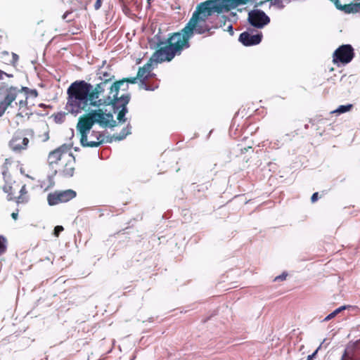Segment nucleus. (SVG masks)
Returning <instances> with one entry per match:
<instances>
[{"instance_id":"45","label":"nucleus","mask_w":360,"mask_h":360,"mask_svg":"<svg viewBox=\"0 0 360 360\" xmlns=\"http://www.w3.org/2000/svg\"><path fill=\"white\" fill-rule=\"evenodd\" d=\"M250 1V0H248V2Z\"/></svg>"},{"instance_id":"26","label":"nucleus","mask_w":360,"mask_h":360,"mask_svg":"<svg viewBox=\"0 0 360 360\" xmlns=\"http://www.w3.org/2000/svg\"><path fill=\"white\" fill-rule=\"evenodd\" d=\"M11 57L12 58L9 60L8 64L13 66H15L19 60V56L16 53H12Z\"/></svg>"},{"instance_id":"8","label":"nucleus","mask_w":360,"mask_h":360,"mask_svg":"<svg viewBox=\"0 0 360 360\" xmlns=\"http://www.w3.org/2000/svg\"><path fill=\"white\" fill-rule=\"evenodd\" d=\"M206 2L215 13L219 14L229 11L239 5H245L248 3V0H207Z\"/></svg>"},{"instance_id":"6","label":"nucleus","mask_w":360,"mask_h":360,"mask_svg":"<svg viewBox=\"0 0 360 360\" xmlns=\"http://www.w3.org/2000/svg\"><path fill=\"white\" fill-rule=\"evenodd\" d=\"M4 190L7 193L8 200H14L18 204L27 203L30 200L26 185L21 181H14L5 186Z\"/></svg>"},{"instance_id":"13","label":"nucleus","mask_w":360,"mask_h":360,"mask_svg":"<svg viewBox=\"0 0 360 360\" xmlns=\"http://www.w3.org/2000/svg\"><path fill=\"white\" fill-rule=\"evenodd\" d=\"M108 84L105 82H101L96 84V86L91 88V96L93 97L96 104H98V107L102 104H106V101L108 99L110 96H112L114 93L109 94L107 96L103 95L105 90L107 87Z\"/></svg>"},{"instance_id":"14","label":"nucleus","mask_w":360,"mask_h":360,"mask_svg":"<svg viewBox=\"0 0 360 360\" xmlns=\"http://www.w3.org/2000/svg\"><path fill=\"white\" fill-rule=\"evenodd\" d=\"M248 21L255 27L262 28L270 22V18L260 10H253L248 13Z\"/></svg>"},{"instance_id":"34","label":"nucleus","mask_w":360,"mask_h":360,"mask_svg":"<svg viewBox=\"0 0 360 360\" xmlns=\"http://www.w3.org/2000/svg\"><path fill=\"white\" fill-rule=\"evenodd\" d=\"M335 314H333V312L330 313V314H328L325 319H324V321H328L332 319H333L335 317Z\"/></svg>"},{"instance_id":"3","label":"nucleus","mask_w":360,"mask_h":360,"mask_svg":"<svg viewBox=\"0 0 360 360\" xmlns=\"http://www.w3.org/2000/svg\"><path fill=\"white\" fill-rule=\"evenodd\" d=\"M192 37L184 27L181 32H174L169 35L166 41H159V47L151 57L156 63L171 61L176 55H180L184 49L190 46L189 39Z\"/></svg>"},{"instance_id":"27","label":"nucleus","mask_w":360,"mask_h":360,"mask_svg":"<svg viewBox=\"0 0 360 360\" xmlns=\"http://www.w3.org/2000/svg\"><path fill=\"white\" fill-rule=\"evenodd\" d=\"M64 230L62 226H56L54 228L53 234L56 237H58L60 233Z\"/></svg>"},{"instance_id":"30","label":"nucleus","mask_w":360,"mask_h":360,"mask_svg":"<svg viewBox=\"0 0 360 360\" xmlns=\"http://www.w3.org/2000/svg\"><path fill=\"white\" fill-rule=\"evenodd\" d=\"M348 307L347 306H342L338 309H336L333 312V314H335V316H336L337 314H338L339 313H340L342 311L346 309Z\"/></svg>"},{"instance_id":"42","label":"nucleus","mask_w":360,"mask_h":360,"mask_svg":"<svg viewBox=\"0 0 360 360\" xmlns=\"http://www.w3.org/2000/svg\"><path fill=\"white\" fill-rule=\"evenodd\" d=\"M248 149L247 148H244L243 149H242V152H244V151L246 152V151H248Z\"/></svg>"},{"instance_id":"40","label":"nucleus","mask_w":360,"mask_h":360,"mask_svg":"<svg viewBox=\"0 0 360 360\" xmlns=\"http://www.w3.org/2000/svg\"><path fill=\"white\" fill-rule=\"evenodd\" d=\"M11 216H12V217H13L14 219H17V217H18V213H15V212H13V213H12Z\"/></svg>"},{"instance_id":"38","label":"nucleus","mask_w":360,"mask_h":360,"mask_svg":"<svg viewBox=\"0 0 360 360\" xmlns=\"http://www.w3.org/2000/svg\"><path fill=\"white\" fill-rule=\"evenodd\" d=\"M125 1L126 0H119V2L122 6L123 10H124V8H127V6L125 5Z\"/></svg>"},{"instance_id":"31","label":"nucleus","mask_w":360,"mask_h":360,"mask_svg":"<svg viewBox=\"0 0 360 360\" xmlns=\"http://www.w3.org/2000/svg\"><path fill=\"white\" fill-rule=\"evenodd\" d=\"M102 1H103V0H96V1L95 4H94V6L95 10L100 9V8L102 6Z\"/></svg>"},{"instance_id":"22","label":"nucleus","mask_w":360,"mask_h":360,"mask_svg":"<svg viewBox=\"0 0 360 360\" xmlns=\"http://www.w3.org/2000/svg\"><path fill=\"white\" fill-rule=\"evenodd\" d=\"M130 129H131V127H129V125H127V127L124 128L122 130L121 133L118 136L113 135L114 138L116 140H119V141L124 139L128 134H131Z\"/></svg>"},{"instance_id":"44","label":"nucleus","mask_w":360,"mask_h":360,"mask_svg":"<svg viewBox=\"0 0 360 360\" xmlns=\"http://www.w3.org/2000/svg\"><path fill=\"white\" fill-rule=\"evenodd\" d=\"M4 54L8 55V52H4Z\"/></svg>"},{"instance_id":"11","label":"nucleus","mask_w":360,"mask_h":360,"mask_svg":"<svg viewBox=\"0 0 360 360\" xmlns=\"http://www.w3.org/2000/svg\"><path fill=\"white\" fill-rule=\"evenodd\" d=\"M76 192L72 189L65 191H56L50 193L47 196L49 205H56L60 203H65L76 197Z\"/></svg>"},{"instance_id":"10","label":"nucleus","mask_w":360,"mask_h":360,"mask_svg":"<svg viewBox=\"0 0 360 360\" xmlns=\"http://www.w3.org/2000/svg\"><path fill=\"white\" fill-rule=\"evenodd\" d=\"M20 90L17 87L11 86L0 94V117H1L7 108L11 106L12 103L18 98Z\"/></svg>"},{"instance_id":"39","label":"nucleus","mask_w":360,"mask_h":360,"mask_svg":"<svg viewBox=\"0 0 360 360\" xmlns=\"http://www.w3.org/2000/svg\"><path fill=\"white\" fill-rule=\"evenodd\" d=\"M122 87H124V88L122 89V90H124V91H125V90H127V89H128V84H127V83H125L124 85H122Z\"/></svg>"},{"instance_id":"43","label":"nucleus","mask_w":360,"mask_h":360,"mask_svg":"<svg viewBox=\"0 0 360 360\" xmlns=\"http://www.w3.org/2000/svg\"><path fill=\"white\" fill-rule=\"evenodd\" d=\"M39 106H40V107H43V106H44V103H40V104L39 105Z\"/></svg>"},{"instance_id":"16","label":"nucleus","mask_w":360,"mask_h":360,"mask_svg":"<svg viewBox=\"0 0 360 360\" xmlns=\"http://www.w3.org/2000/svg\"><path fill=\"white\" fill-rule=\"evenodd\" d=\"M130 99L129 94L122 95L120 97L117 96V99L115 100L113 103H106V105H112L115 108H122L117 115V120L120 122H125L124 116L127 112V105Z\"/></svg>"},{"instance_id":"7","label":"nucleus","mask_w":360,"mask_h":360,"mask_svg":"<svg viewBox=\"0 0 360 360\" xmlns=\"http://www.w3.org/2000/svg\"><path fill=\"white\" fill-rule=\"evenodd\" d=\"M155 62L151 58L142 67L139 68L137 76L139 83V88L146 91H154L158 88V84L153 82L150 84L148 79L153 76L152 71V62Z\"/></svg>"},{"instance_id":"41","label":"nucleus","mask_w":360,"mask_h":360,"mask_svg":"<svg viewBox=\"0 0 360 360\" xmlns=\"http://www.w3.org/2000/svg\"><path fill=\"white\" fill-rule=\"evenodd\" d=\"M69 13H70V12H66V13L63 15V19H65V18H66V17H67V15H68Z\"/></svg>"},{"instance_id":"1","label":"nucleus","mask_w":360,"mask_h":360,"mask_svg":"<svg viewBox=\"0 0 360 360\" xmlns=\"http://www.w3.org/2000/svg\"><path fill=\"white\" fill-rule=\"evenodd\" d=\"M95 124L102 127L115 126V121L110 113H105L101 109L91 110L79 117L76 129L79 135L80 144L84 148H97L110 142L102 131L92 130Z\"/></svg>"},{"instance_id":"37","label":"nucleus","mask_w":360,"mask_h":360,"mask_svg":"<svg viewBox=\"0 0 360 360\" xmlns=\"http://www.w3.org/2000/svg\"><path fill=\"white\" fill-rule=\"evenodd\" d=\"M227 30L230 32L231 35L233 34V30L232 25H229L227 27Z\"/></svg>"},{"instance_id":"4","label":"nucleus","mask_w":360,"mask_h":360,"mask_svg":"<svg viewBox=\"0 0 360 360\" xmlns=\"http://www.w3.org/2000/svg\"><path fill=\"white\" fill-rule=\"evenodd\" d=\"M214 13H215L214 11L206 1L199 4L184 27L186 32L191 37L194 33L212 34L210 30L217 28V25H214L212 20V16Z\"/></svg>"},{"instance_id":"32","label":"nucleus","mask_w":360,"mask_h":360,"mask_svg":"<svg viewBox=\"0 0 360 360\" xmlns=\"http://www.w3.org/2000/svg\"><path fill=\"white\" fill-rule=\"evenodd\" d=\"M319 199V193L316 192L314 193L311 198V201L312 203H314L315 202H316Z\"/></svg>"},{"instance_id":"12","label":"nucleus","mask_w":360,"mask_h":360,"mask_svg":"<svg viewBox=\"0 0 360 360\" xmlns=\"http://www.w3.org/2000/svg\"><path fill=\"white\" fill-rule=\"evenodd\" d=\"M29 143V138L25 131H16L10 140L8 146L13 151L21 153L27 149Z\"/></svg>"},{"instance_id":"2","label":"nucleus","mask_w":360,"mask_h":360,"mask_svg":"<svg viewBox=\"0 0 360 360\" xmlns=\"http://www.w3.org/2000/svg\"><path fill=\"white\" fill-rule=\"evenodd\" d=\"M92 85L84 80H76L67 89L65 108L72 114L86 111L91 107H98L91 96Z\"/></svg>"},{"instance_id":"5","label":"nucleus","mask_w":360,"mask_h":360,"mask_svg":"<svg viewBox=\"0 0 360 360\" xmlns=\"http://www.w3.org/2000/svg\"><path fill=\"white\" fill-rule=\"evenodd\" d=\"M49 165L64 177H72L75 169V158L70 147L63 144L51 151L48 155Z\"/></svg>"},{"instance_id":"24","label":"nucleus","mask_w":360,"mask_h":360,"mask_svg":"<svg viewBox=\"0 0 360 360\" xmlns=\"http://www.w3.org/2000/svg\"><path fill=\"white\" fill-rule=\"evenodd\" d=\"M18 105H19V111L18 115H22V112H24V110L25 109H27V96H25V98L20 99L18 101Z\"/></svg>"},{"instance_id":"28","label":"nucleus","mask_w":360,"mask_h":360,"mask_svg":"<svg viewBox=\"0 0 360 360\" xmlns=\"http://www.w3.org/2000/svg\"><path fill=\"white\" fill-rule=\"evenodd\" d=\"M4 76L10 78V77H13V75L12 74H8L3 70H1L0 69V80H2L4 77Z\"/></svg>"},{"instance_id":"21","label":"nucleus","mask_w":360,"mask_h":360,"mask_svg":"<svg viewBox=\"0 0 360 360\" xmlns=\"http://www.w3.org/2000/svg\"><path fill=\"white\" fill-rule=\"evenodd\" d=\"M20 90V93L22 91H24L25 93V94H26L25 96H27V98L29 97L37 98L38 96V92L36 89H30L27 87H22Z\"/></svg>"},{"instance_id":"23","label":"nucleus","mask_w":360,"mask_h":360,"mask_svg":"<svg viewBox=\"0 0 360 360\" xmlns=\"http://www.w3.org/2000/svg\"><path fill=\"white\" fill-rule=\"evenodd\" d=\"M7 250V239L2 235H0V256L6 252Z\"/></svg>"},{"instance_id":"20","label":"nucleus","mask_w":360,"mask_h":360,"mask_svg":"<svg viewBox=\"0 0 360 360\" xmlns=\"http://www.w3.org/2000/svg\"><path fill=\"white\" fill-rule=\"evenodd\" d=\"M98 75L99 79L108 84L114 79V75H112L110 72L107 70H100L98 72Z\"/></svg>"},{"instance_id":"9","label":"nucleus","mask_w":360,"mask_h":360,"mask_svg":"<svg viewBox=\"0 0 360 360\" xmlns=\"http://www.w3.org/2000/svg\"><path fill=\"white\" fill-rule=\"evenodd\" d=\"M354 57V49L350 44H344L339 46L333 54V63H341L347 64Z\"/></svg>"},{"instance_id":"15","label":"nucleus","mask_w":360,"mask_h":360,"mask_svg":"<svg viewBox=\"0 0 360 360\" xmlns=\"http://www.w3.org/2000/svg\"><path fill=\"white\" fill-rule=\"evenodd\" d=\"M138 79L139 78L138 76L136 75L134 77L123 78L119 81L115 82L108 87L109 89H110V94H114L112 96H110L108 99L105 102L113 103L115 100L117 99L118 93L122 85H124L125 83L136 84L137 83Z\"/></svg>"},{"instance_id":"36","label":"nucleus","mask_w":360,"mask_h":360,"mask_svg":"<svg viewBox=\"0 0 360 360\" xmlns=\"http://www.w3.org/2000/svg\"><path fill=\"white\" fill-rule=\"evenodd\" d=\"M316 353H317V350H316L312 354L309 355L307 356V360H313V359L316 356Z\"/></svg>"},{"instance_id":"35","label":"nucleus","mask_w":360,"mask_h":360,"mask_svg":"<svg viewBox=\"0 0 360 360\" xmlns=\"http://www.w3.org/2000/svg\"><path fill=\"white\" fill-rule=\"evenodd\" d=\"M79 28L77 27L76 29L71 30L70 29L68 30L69 32H70L71 34H77L79 32Z\"/></svg>"},{"instance_id":"33","label":"nucleus","mask_w":360,"mask_h":360,"mask_svg":"<svg viewBox=\"0 0 360 360\" xmlns=\"http://www.w3.org/2000/svg\"><path fill=\"white\" fill-rule=\"evenodd\" d=\"M352 77V76H347L345 75H344L343 76H342L341 79H340V82H347L348 79H349L350 78Z\"/></svg>"},{"instance_id":"29","label":"nucleus","mask_w":360,"mask_h":360,"mask_svg":"<svg viewBox=\"0 0 360 360\" xmlns=\"http://www.w3.org/2000/svg\"><path fill=\"white\" fill-rule=\"evenodd\" d=\"M286 277H287V274H285V273H283L281 275H279L278 276H276L275 278H274V281H284L286 279Z\"/></svg>"},{"instance_id":"25","label":"nucleus","mask_w":360,"mask_h":360,"mask_svg":"<svg viewBox=\"0 0 360 360\" xmlns=\"http://www.w3.org/2000/svg\"><path fill=\"white\" fill-rule=\"evenodd\" d=\"M353 108L352 104H347L345 105H340L334 112H338L339 114L345 113L346 112H348L351 110V109Z\"/></svg>"},{"instance_id":"17","label":"nucleus","mask_w":360,"mask_h":360,"mask_svg":"<svg viewBox=\"0 0 360 360\" xmlns=\"http://www.w3.org/2000/svg\"><path fill=\"white\" fill-rule=\"evenodd\" d=\"M262 39V34H252L248 32H244L239 36V41L245 46H250L259 44Z\"/></svg>"},{"instance_id":"18","label":"nucleus","mask_w":360,"mask_h":360,"mask_svg":"<svg viewBox=\"0 0 360 360\" xmlns=\"http://www.w3.org/2000/svg\"><path fill=\"white\" fill-rule=\"evenodd\" d=\"M336 8L343 11L345 13H360V0H353V2L342 5L340 2L336 0Z\"/></svg>"},{"instance_id":"19","label":"nucleus","mask_w":360,"mask_h":360,"mask_svg":"<svg viewBox=\"0 0 360 360\" xmlns=\"http://www.w3.org/2000/svg\"><path fill=\"white\" fill-rule=\"evenodd\" d=\"M269 1L271 6H274L279 9L284 8L285 4H288L290 0H265L257 3L256 6H262L263 4Z\"/></svg>"}]
</instances>
